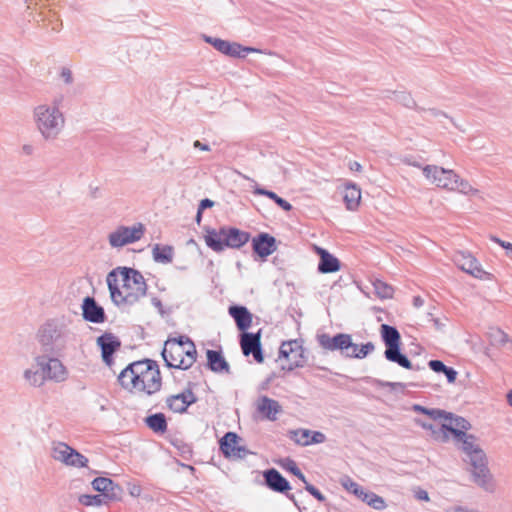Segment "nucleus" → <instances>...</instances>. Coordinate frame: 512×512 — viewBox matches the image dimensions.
<instances>
[{
	"mask_svg": "<svg viewBox=\"0 0 512 512\" xmlns=\"http://www.w3.org/2000/svg\"><path fill=\"white\" fill-rule=\"evenodd\" d=\"M106 281L111 300L117 306L134 305L146 296V281L136 269L117 267L108 273Z\"/></svg>",
	"mask_w": 512,
	"mask_h": 512,
	"instance_id": "obj_1",
	"label": "nucleus"
},
{
	"mask_svg": "<svg viewBox=\"0 0 512 512\" xmlns=\"http://www.w3.org/2000/svg\"><path fill=\"white\" fill-rule=\"evenodd\" d=\"M453 436L461 444L460 448L464 453L463 460L469 465L468 471L472 482L486 492H494L496 483L488 467L487 456L477 438L459 429L453 430Z\"/></svg>",
	"mask_w": 512,
	"mask_h": 512,
	"instance_id": "obj_2",
	"label": "nucleus"
},
{
	"mask_svg": "<svg viewBox=\"0 0 512 512\" xmlns=\"http://www.w3.org/2000/svg\"><path fill=\"white\" fill-rule=\"evenodd\" d=\"M121 386L127 390H136L152 395L160 390L161 374L155 361L145 359L129 364L118 377Z\"/></svg>",
	"mask_w": 512,
	"mask_h": 512,
	"instance_id": "obj_3",
	"label": "nucleus"
},
{
	"mask_svg": "<svg viewBox=\"0 0 512 512\" xmlns=\"http://www.w3.org/2000/svg\"><path fill=\"white\" fill-rule=\"evenodd\" d=\"M64 95H56L51 103H43L33 109V121L36 130L45 141H54L65 127V116L61 111Z\"/></svg>",
	"mask_w": 512,
	"mask_h": 512,
	"instance_id": "obj_4",
	"label": "nucleus"
},
{
	"mask_svg": "<svg viewBox=\"0 0 512 512\" xmlns=\"http://www.w3.org/2000/svg\"><path fill=\"white\" fill-rule=\"evenodd\" d=\"M37 338L45 352L59 354L75 340L68 323L54 318L46 321L38 330Z\"/></svg>",
	"mask_w": 512,
	"mask_h": 512,
	"instance_id": "obj_5",
	"label": "nucleus"
},
{
	"mask_svg": "<svg viewBox=\"0 0 512 512\" xmlns=\"http://www.w3.org/2000/svg\"><path fill=\"white\" fill-rule=\"evenodd\" d=\"M196 356L194 343L184 336L168 339L162 350V357L169 368L187 370L195 363Z\"/></svg>",
	"mask_w": 512,
	"mask_h": 512,
	"instance_id": "obj_6",
	"label": "nucleus"
},
{
	"mask_svg": "<svg viewBox=\"0 0 512 512\" xmlns=\"http://www.w3.org/2000/svg\"><path fill=\"white\" fill-rule=\"evenodd\" d=\"M204 241L216 253L226 248L239 249L250 240V233L232 226H222L218 229L204 227Z\"/></svg>",
	"mask_w": 512,
	"mask_h": 512,
	"instance_id": "obj_7",
	"label": "nucleus"
},
{
	"mask_svg": "<svg viewBox=\"0 0 512 512\" xmlns=\"http://www.w3.org/2000/svg\"><path fill=\"white\" fill-rule=\"evenodd\" d=\"M380 333L386 346L384 356L388 361L397 363L399 366L405 369L420 370L419 366H413L407 356L401 353V336L399 331L394 326L382 324L380 327Z\"/></svg>",
	"mask_w": 512,
	"mask_h": 512,
	"instance_id": "obj_8",
	"label": "nucleus"
},
{
	"mask_svg": "<svg viewBox=\"0 0 512 512\" xmlns=\"http://www.w3.org/2000/svg\"><path fill=\"white\" fill-rule=\"evenodd\" d=\"M50 456L56 462L67 467L86 468L89 460L86 456L63 441H52Z\"/></svg>",
	"mask_w": 512,
	"mask_h": 512,
	"instance_id": "obj_9",
	"label": "nucleus"
},
{
	"mask_svg": "<svg viewBox=\"0 0 512 512\" xmlns=\"http://www.w3.org/2000/svg\"><path fill=\"white\" fill-rule=\"evenodd\" d=\"M144 224L138 222L132 226H117L108 235V243L112 248H122L139 241L145 234Z\"/></svg>",
	"mask_w": 512,
	"mask_h": 512,
	"instance_id": "obj_10",
	"label": "nucleus"
},
{
	"mask_svg": "<svg viewBox=\"0 0 512 512\" xmlns=\"http://www.w3.org/2000/svg\"><path fill=\"white\" fill-rule=\"evenodd\" d=\"M286 359L287 365H282V370L292 371L295 368L303 367L306 362L305 349L301 341H284L279 348L278 360Z\"/></svg>",
	"mask_w": 512,
	"mask_h": 512,
	"instance_id": "obj_11",
	"label": "nucleus"
},
{
	"mask_svg": "<svg viewBox=\"0 0 512 512\" xmlns=\"http://www.w3.org/2000/svg\"><path fill=\"white\" fill-rule=\"evenodd\" d=\"M448 420L441 424H432L421 422L420 425L427 430H431L436 440L445 442L448 440V433L453 434V430L459 429L463 432L470 428V423L462 417L452 418V414H447Z\"/></svg>",
	"mask_w": 512,
	"mask_h": 512,
	"instance_id": "obj_12",
	"label": "nucleus"
},
{
	"mask_svg": "<svg viewBox=\"0 0 512 512\" xmlns=\"http://www.w3.org/2000/svg\"><path fill=\"white\" fill-rule=\"evenodd\" d=\"M422 172L431 184L448 191L453 189V177H455L454 170L445 169L437 165H426L422 167Z\"/></svg>",
	"mask_w": 512,
	"mask_h": 512,
	"instance_id": "obj_13",
	"label": "nucleus"
},
{
	"mask_svg": "<svg viewBox=\"0 0 512 512\" xmlns=\"http://www.w3.org/2000/svg\"><path fill=\"white\" fill-rule=\"evenodd\" d=\"M453 262L455 265L460 268L462 271L470 274L471 276L484 279L488 273H486L478 260L467 251H457L453 255Z\"/></svg>",
	"mask_w": 512,
	"mask_h": 512,
	"instance_id": "obj_14",
	"label": "nucleus"
},
{
	"mask_svg": "<svg viewBox=\"0 0 512 512\" xmlns=\"http://www.w3.org/2000/svg\"><path fill=\"white\" fill-rule=\"evenodd\" d=\"M260 339V331L257 333L243 332L240 338V345L243 354L245 356L252 354L254 360L258 363H262L264 361Z\"/></svg>",
	"mask_w": 512,
	"mask_h": 512,
	"instance_id": "obj_15",
	"label": "nucleus"
},
{
	"mask_svg": "<svg viewBox=\"0 0 512 512\" xmlns=\"http://www.w3.org/2000/svg\"><path fill=\"white\" fill-rule=\"evenodd\" d=\"M97 345L101 348V356L103 362L111 367L113 364V354L120 349L121 341L112 333H104L96 340Z\"/></svg>",
	"mask_w": 512,
	"mask_h": 512,
	"instance_id": "obj_16",
	"label": "nucleus"
},
{
	"mask_svg": "<svg viewBox=\"0 0 512 512\" xmlns=\"http://www.w3.org/2000/svg\"><path fill=\"white\" fill-rule=\"evenodd\" d=\"M197 401V397L191 389H186L182 393L170 395L166 398V406L174 413H184L187 408Z\"/></svg>",
	"mask_w": 512,
	"mask_h": 512,
	"instance_id": "obj_17",
	"label": "nucleus"
},
{
	"mask_svg": "<svg viewBox=\"0 0 512 512\" xmlns=\"http://www.w3.org/2000/svg\"><path fill=\"white\" fill-rule=\"evenodd\" d=\"M92 488L108 497V500L118 501L121 499L122 489L118 484H115L111 479L106 477H97L92 483Z\"/></svg>",
	"mask_w": 512,
	"mask_h": 512,
	"instance_id": "obj_18",
	"label": "nucleus"
},
{
	"mask_svg": "<svg viewBox=\"0 0 512 512\" xmlns=\"http://www.w3.org/2000/svg\"><path fill=\"white\" fill-rule=\"evenodd\" d=\"M239 437L234 432H227L220 440V449L226 457L242 458L247 451L244 447L238 445Z\"/></svg>",
	"mask_w": 512,
	"mask_h": 512,
	"instance_id": "obj_19",
	"label": "nucleus"
},
{
	"mask_svg": "<svg viewBox=\"0 0 512 512\" xmlns=\"http://www.w3.org/2000/svg\"><path fill=\"white\" fill-rule=\"evenodd\" d=\"M256 409L259 414L269 421L277 420L278 414L282 412L279 402L265 395L257 399Z\"/></svg>",
	"mask_w": 512,
	"mask_h": 512,
	"instance_id": "obj_20",
	"label": "nucleus"
},
{
	"mask_svg": "<svg viewBox=\"0 0 512 512\" xmlns=\"http://www.w3.org/2000/svg\"><path fill=\"white\" fill-rule=\"evenodd\" d=\"M253 251L261 258H266L276 250V239L268 233H260L252 239Z\"/></svg>",
	"mask_w": 512,
	"mask_h": 512,
	"instance_id": "obj_21",
	"label": "nucleus"
},
{
	"mask_svg": "<svg viewBox=\"0 0 512 512\" xmlns=\"http://www.w3.org/2000/svg\"><path fill=\"white\" fill-rule=\"evenodd\" d=\"M82 315L86 321L103 323L105 321L104 309L97 304L94 298L85 297L82 303Z\"/></svg>",
	"mask_w": 512,
	"mask_h": 512,
	"instance_id": "obj_22",
	"label": "nucleus"
},
{
	"mask_svg": "<svg viewBox=\"0 0 512 512\" xmlns=\"http://www.w3.org/2000/svg\"><path fill=\"white\" fill-rule=\"evenodd\" d=\"M263 477L265 485L272 491L286 493L291 489L289 482L274 468L264 471Z\"/></svg>",
	"mask_w": 512,
	"mask_h": 512,
	"instance_id": "obj_23",
	"label": "nucleus"
},
{
	"mask_svg": "<svg viewBox=\"0 0 512 512\" xmlns=\"http://www.w3.org/2000/svg\"><path fill=\"white\" fill-rule=\"evenodd\" d=\"M319 345L329 351L339 350L343 353L344 348L349 345V334L339 333L333 337L328 334H321L317 337Z\"/></svg>",
	"mask_w": 512,
	"mask_h": 512,
	"instance_id": "obj_24",
	"label": "nucleus"
},
{
	"mask_svg": "<svg viewBox=\"0 0 512 512\" xmlns=\"http://www.w3.org/2000/svg\"><path fill=\"white\" fill-rule=\"evenodd\" d=\"M229 314L235 320L236 326L240 331L245 332L252 324V314L244 306H230Z\"/></svg>",
	"mask_w": 512,
	"mask_h": 512,
	"instance_id": "obj_25",
	"label": "nucleus"
},
{
	"mask_svg": "<svg viewBox=\"0 0 512 512\" xmlns=\"http://www.w3.org/2000/svg\"><path fill=\"white\" fill-rule=\"evenodd\" d=\"M318 253L320 255L318 270L321 273H333L340 269L339 260L328 251L322 248H318Z\"/></svg>",
	"mask_w": 512,
	"mask_h": 512,
	"instance_id": "obj_26",
	"label": "nucleus"
},
{
	"mask_svg": "<svg viewBox=\"0 0 512 512\" xmlns=\"http://www.w3.org/2000/svg\"><path fill=\"white\" fill-rule=\"evenodd\" d=\"M207 361L209 368L214 372H229V365L222 356L221 352L215 350L207 351Z\"/></svg>",
	"mask_w": 512,
	"mask_h": 512,
	"instance_id": "obj_27",
	"label": "nucleus"
},
{
	"mask_svg": "<svg viewBox=\"0 0 512 512\" xmlns=\"http://www.w3.org/2000/svg\"><path fill=\"white\" fill-rule=\"evenodd\" d=\"M153 260L157 263H171L174 256V249L170 245L155 244L152 248Z\"/></svg>",
	"mask_w": 512,
	"mask_h": 512,
	"instance_id": "obj_28",
	"label": "nucleus"
},
{
	"mask_svg": "<svg viewBox=\"0 0 512 512\" xmlns=\"http://www.w3.org/2000/svg\"><path fill=\"white\" fill-rule=\"evenodd\" d=\"M69 377V371L62 361L56 357L52 360L51 372L49 374L48 381L55 383H63Z\"/></svg>",
	"mask_w": 512,
	"mask_h": 512,
	"instance_id": "obj_29",
	"label": "nucleus"
},
{
	"mask_svg": "<svg viewBox=\"0 0 512 512\" xmlns=\"http://www.w3.org/2000/svg\"><path fill=\"white\" fill-rule=\"evenodd\" d=\"M361 200V190L355 184H349L345 188L344 202L348 210L354 211L358 208Z\"/></svg>",
	"mask_w": 512,
	"mask_h": 512,
	"instance_id": "obj_30",
	"label": "nucleus"
},
{
	"mask_svg": "<svg viewBox=\"0 0 512 512\" xmlns=\"http://www.w3.org/2000/svg\"><path fill=\"white\" fill-rule=\"evenodd\" d=\"M453 184L450 191H456L460 194L466 195V196H477L479 195L480 191L477 188H474L469 181L466 179L461 178L457 173H455V177H453Z\"/></svg>",
	"mask_w": 512,
	"mask_h": 512,
	"instance_id": "obj_31",
	"label": "nucleus"
},
{
	"mask_svg": "<svg viewBox=\"0 0 512 512\" xmlns=\"http://www.w3.org/2000/svg\"><path fill=\"white\" fill-rule=\"evenodd\" d=\"M146 425L155 433L163 434L167 431V421L163 413H155L145 418Z\"/></svg>",
	"mask_w": 512,
	"mask_h": 512,
	"instance_id": "obj_32",
	"label": "nucleus"
},
{
	"mask_svg": "<svg viewBox=\"0 0 512 512\" xmlns=\"http://www.w3.org/2000/svg\"><path fill=\"white\" fill-rule=\"evenodd\" d=\"M23 378L29 386L35 388L42 387L46 383L43 374L37 367L24 370Z\"/></svg>",
	"mask_w": 512,
	"mask_h": 512,
	"instance_id": "obj_33",
	"label": "nucleus"
},
{
	"mask_svg": "<svg viewBox=\"0 0 512 512\" xmlns=\"http://www.w3.org/2000/svg\"><path fill=\"white\" fill-rule=\"evenodd\" d=\"M113 501L114 500H108V497L101 493L97 495L82 494L78 497V502L84 506L99 507L102 505H109V503Z\"/></svg>",
	"mask_w": 512,
	"mask_h": 512,
	"instance_id": "obj_34",
	"label": "nucleus"
},
{
	"mask_svg": "<svg viewBox=\"0 0 512 512\" xmlns=\"http://www.w3.org/2000/svg\"><path fill=\"white\" fill-rule=\"evenodd\" d=\"M262 51L253 47L242 46L236 42H230L227 56L244 58L248 53H261Z\"/></svg>",
	"mask_w": 512,
	"mask_h": 512,
	"instance_id": "obj_35",
	"label": "nucleus"
},
{
	"mask_svg": "<svg viewBox=\"0 0 512 512\" xmlns=\"http://www.w3.org/2000/svg\"><path fill=\"white\" fill-rule=\"evenodd\" d=\"M487 335L491 345L496 347H502L507 343L512 342L509 339V336L499 328H490Z\"/></svg>",
	"mask_w": 512,
	"mask_h": 512,
	"instance_id": "obj_36",
	"label": "nucleus"
},
{
	"mask_svg": "<svg viewBox=\"0 0 512 512\" xmlns=\"http://www.w3.org/2000/svg\"><path fill=\"white\" fill-rule=\"evenodd\" d=\"M52 360H54V357L48 355H38L34 358L35 365L40 370L41 374H43L46 382L51 372Z\"/></svg>",
	"mask_w": 512,
	"mask_h": 512,
	"instance_id": "obj_37",
	"label": "nucleus"
},
{
	"mask_svg": "<svg viewBox=\"0 0 512 512\" xmlns=\"http://www.w3.org/2000/svg\"><path fill=\"white\" fill-rule=\"evenodd\" d=\"M373 288L375 293L382 299H389L393 297L394 289L389 284L382 280L376 279L373 281Z\"/></svg>",
	"mask_w": 512,
	"mask_h": 512,
	"instance_id": "obj_38",
	"label": "nucleus"
},
{
	"mask_svg": "<svg viewBox=\"0 0 512 512\" xmlns=\"http://www.w3.org/2000/svg\"><path fill=\"white\" fill-rule=\"evenodd\" d=\"M281 466L295 475L299 480H301L304 484L307 482L305 475L298 468L296 462L290 458H285L281 461Z\"/></svg>",
	"mask_w": 512,
	"mask_h": 512,
	"instance_id": "obj_39",
	"label": "nucleus"
},
{
	"mask_svg": "<svg viewBox=\"0 0 512 512\" xmlns=\"http://www.w3.org/2000/svg\"><path fill=\"white\" fill-rule=\"evenodd\" d=\"M311 431L307 429H298L290 431V439L301 446L309 445Z\"/></svg>",
	"mask_w": 512,
	"mask_h": 512,
	"instance_id": "obj_40",
	"label": "nucleus"
},
{
	"mask_svg": "<svg viewBox=\"0 0 512 512\" xmlns=\"http://www.w3.org/2000/svg\"><path fill=\"white\" fill-rule=\"evenodd\" d=\"M204 41L206 43H209L210 45H212L220 53H222L224 55H227L228 48H229V45H230L229 41L222 40L220 38H214V37H211V36H206V35L204 36Z\"/></svg>",
	"mask_w": 512,
	"mask_h": 512,
	"instance_id": "obj_41",
	"label": "nucleus"
},
{
	"mask_svg": "<svg viewBox=\"0 0 512 512\" xmlns=\"http://www.w3.org/2000/svg\"><path fill=\"white\" fill-rule=\"evenodd\" d=\"M395 101L402 104L403 106L413 109L416 108V102L412 98L410 93L407 92H398L395 93Z\"/></svg>",
	"mask_w": 512,
	"mask_h": 512,
	"instance_id": "obj_42",
	"label": "nucleus"
},
{
	"mask_svg": "<svg viewBox=\"0 0 512 512\" xmlns=\"http://www.w3.org/2000/svg\"><path fill=\"white\" fill-rule=\"evenodd\" d=\"M374 349H375V346L372 342H367L366 344H362L360 347L358 346V350L356 351L355 358L363 359L369 353L374 351Z\"/></svg>",
	"mask_w": 512,
	"mask_h": 512,
	"instance_id": "obj_43",
	"label": "nucleus"
},
{
	"mask_svg": "<svg viewBox=\"0 0 512 512\" xmlns=\"http://www.w3.org/2000/svg\"><path fill=\"white\" fill-rule=\"evenodd\" d=\"M340 484L342 485V487L345 490H347L348 492H350L352 494L357 491V487L359 485L358 483L353 481L349 476H343L340 479Z\"/></svg>",
	"mask_w": 512,
	"mask_h": 512,
	"instance_id": "obj_44",
	"label": "nucleus"
},
{
	"mask_svg": "<svg viewBox=\"0 0 512 512\" xmlns=\"http://www.w3.org/2000/svg\"><path fill=\"white\" fill-rule=\"evenodd\" d=\"M425 414L428 415L433 420H438L442 418H444L445 422L448 420V415L446 414V412L440 409L427 408V412Z\"/></svg>",
	"mask_w": 512,
	"mask_h": 512,
	"instance_id": "obj_45",
	"label": "nucleus"
},
{
	"mask_svg": "<svg viewBox=\"0 0 512 512\" xmlns=\"http://www.w3.org/2000/svg\"><path fill=\"white\" fill-rule=\"evenodd\" d=\"M358 350V345L353 343L351 335H349V345H347L343 350V355L345 357L355 358L356 351Z\"/></svg>",
	"mask_w": 512,
	"mask_h": 512,
	"instance_id": "obj_46",
	"label": "nucleus"
},
{
	"mask_svg": "<svg viewBox=\"0 0 512 512\" xmlns=\"http://www.w3.org/2000/svg\"><path fill=\"white\" fill-rule=\"evenodd\" d=\"M305 490L320 502H324L326 499L325 496L315 486L308 482L305 483Z\"/></svg>",
	"mask_w": 512,
	"mask_h": 512,
	"instance_id": "obj_47",
	"label": "nucleus"
},
{
	"mask_svg": "<svg viewBox=\"0 0 512 512\" xmlns=\"http://www.w3.org/2000/svg\"><path fill=\"white\" fill-rule=\"evenodd\" d=\"M491 240L500 245L502 248L506 250V254L508 257H512V243L501 240L498 237L491 236Z\"/></svg>",
	"mask_w": 512,
	"mask_h": 512,
	"instance_id": "obj_48",
	"label": "nucleus"
},
{
	"mask_svg": "<svg viewBox=\"0 0 512 512\" xmlns=\"http://www.w3.org/2000/svg\"><path fill=\"white\" fill-rule=\"evenodd\" d=\"M369 506L375 510L382 511L387 507V504L384 498L376 494L375 498L373 499Z\"/></svg>",
	"mask_w": 512,
	"mask_h": 512,
	"instance_id": "obj_49",
	"label": "nucleus"
},
{
	"mask_svg": "<svg viewBox=\"0 0 512 512\" xmlns=\"http://www.w3.org/2000/svg\"><path fill=\"white\" fill-rule=\"evenodd\" d=\"M378 385L381 387H389L392 390H401L403 391L406 387V384L402 382H389V381H378Z\"/></svg>",
	"mask_w": 512,
	"mask_h": 512,
	"instance_id": "obj_50",
	"label": "nucleus"
},
{
	"mask_svg": "<svg viewBox=\"0 0 512 512\" xmlns=\"http://www.w3.org/2000/svg\"><path fill=\"white\" fill-rule=\"evenodd\" d=\"M429 368L436 373H443L447 366L440 360H430L428 362Z\"/></svg>",
	"mask_w": 512,
	"mask_h": 512,
	"instance_id": "obj_51",
	"label": "nucleus"
},
{
	"mask_svg": "<svg viewBox=\"0 0 512 512\" xmlns=\"http://www.w3.org/2000/svg\"><path fill=\"white\" fill-rule=\"evenodd\" d=\"M60 78L66 85L72 84L74 80L72 71L67 67L61 69Z\"/></svg>",
	"mask_w": 512,
	"mask_h": 512,
	"instance_id": "obj_52",
	"label": "nucleus"
},
{
	"mask_svg": "<svg viewBox=\"0 0 512 512\" xmlns=\"http://www.w3.org/2000/svg\"><path fill=\"white\" fill-rule=\"evenodd\" d=\"M325 439H326V437L322 432H319V431L311 432L309 445L323 443L325 441Z\"/></svg>",
	"mask_w": 512,
	"mask_h": 512,
	"instance_id": "obj_53",
	"label": "nucleus"
},
{
	"mask_svg": "<svg viewBox=\"0 0 512 512\" xmlns=\"http://www.w3.org/2000/svg\"><path fill=\"white\" fill-rule=\"evenodd\" d=\"M254 194L266 196V197L272 199L273 201H275L276 198L278 197V195L275 192L270 191V190H266V189L261 188V187H256L254 189Z\"/></svg>",
	"mask_w": 512,
	"mask_h": 512,
	"instance_id": "obj_54",
	"label": "nucleus"
},
{
	"mask_svg": "<svg viewBox=\"0 0 512 512\" xmlns=\"http://www.w3.org/2000/svg\"><path fill=\"white\" fill-rule=\"evenodd\" d=\"M449 383H454L457 377V371L452 367H448L443 372Z\"/></svg>",
	"mask_w": 512,
	"mask_h": 512,
	"instance_id": "obj_55",
	"label": "nucleus"
},
{
	"mask_svg": "<svg viewBox=\"0 0 512 512\" xmlns=\"http://www.w3.org/2000/svg\"><path fill=\"white\" fill-rule=\"evenodd\" d=\"M274 202L285 211H290L292 209V205L288 201L279 196L276 198Z\"/></svg>",
	"mask_w": 512,
	"mask_h": 512,
	"instance_id": "obj_56",
	"label": "nucleus"
},
{
	"mask_svg": "<svg viewBox=\"0 0 512 512\" xmlns=\"http://www.w3.org/2000/svg\"><path fill=\"white\" fill-rule=\"evenodd\" d=\"M214 205V202L208 198L201 200L198 209L200 212H203L206 208H210Z\"/></svg>",
	"mask_w": 512,
	"mask_h": 512,
	"instance_id": "obj_57",
	"label": "nucleus"
},
{
	"mask_svg": "<svg viewBox=\"0 0 512 512\" xmlns=\"http://www.w3.org/2000/svg\"><path fill=\"white\" fill-rule=\"evenodd\" d=\"M415 497L418 499V500H422V501H429V495L427 493V491L425 490H422V489H419L415 492Z\"/></svg>",
	"mask_w": 512,
	"mask_h": 512,
	"instance_id": "obj_58",
	"label": "nucleus"
},
{
	"mask_svg": "<svg viewBox=\"0 0 512 512\" xmlns=\"http://www.w3.org/2000/svg\"><path fill=\"white\" fill-rule=\"evenodd\" d=\"M193 146L202 151H210V147L207 144L200 142L199 140L194 141Z\"/></svg>",
	"mask_w": 512,
	"mask_h": 512,
	"instance_id": "obj_59",
	"label": "nucleus"
},
{
	"mask_svg": "<svg viewBox=\"0 0 512 512\" xmlns=\"http://www.w3.org/2000/svg\"><path fill=\"white\" fill-rule=\"evenodd\" d=\"M367 491L360 485H358L357 487V491L354 492L353 494L358 498L360 499L361 501L363 500V497L364 495H366Z\"/></svg>",
	"mask_w": 512,
	"mask_h": 512,
	"instance_id": "obj_60",
	"label": "nucleus"
},
{
	"mask_svg": "<svg viewBox=\"0 0 512 512\" xmlns=\"http://www.w3.org/2000/svg\"><path fill=\"white\" fill-rule=\"evenodd\" d=\"M375 496H376L375 493L367 491V493H366V495H364L362 501L365 502L367 505H370V503L373 501Z\"/></svg>",
	"mask_w": 512,
	"mask_h": 512,
	"instance_id": "obj_61",
	"label": "nucleus"
},
{
	"mask_svg": "<svg viewBox=\"0 0 512 512\" xmlns=\"http://www.w3.org/2000/svg\"><path fill=\"white\" fill-rule=\"evenodd\" d=\"M423 304H424V300L420 296H415L413 298V305H414V307L420 308L421 306H423Z\"/></svg>",
	"mask_w": 512,
	"mask_h": 512,
	"instance_id": "obj_62",
	"label": "nucleus"
},
{
	"mask_svg": "<svg viewBox=\"0 0 512 512\" xmlns=\"http://www.w3.org/2000/svg\"><path fill=\"white\" fill-rule=\"evenodd\" d=\"M349 168L352 170V171H361L362 169V166L360 163L356 162V161H353L350 163L349 165Z\"/></svg>",
	"mask_w": 512,
	"mask_h": 512,
	"instance_id": "obj_63",
	"label": "nucleus"
},
{
	"mask_svg": "<svg viewBox=\"0 0 512 512\" xmlns=\"http://www.w3.org/2000/svg\"><path fill=\"white\" fill-rule=\"evenodd\" d=\"M413 410L415 412H420V413H423V414H425L427 412V408H425V407H423L421 405H414L413 406Z\"/></svg>",
	"mask_w": 512,
	"mask_h": 512,
	"instance_id": "obj_64",
	"label": "nucleus"
}]
</instances>
